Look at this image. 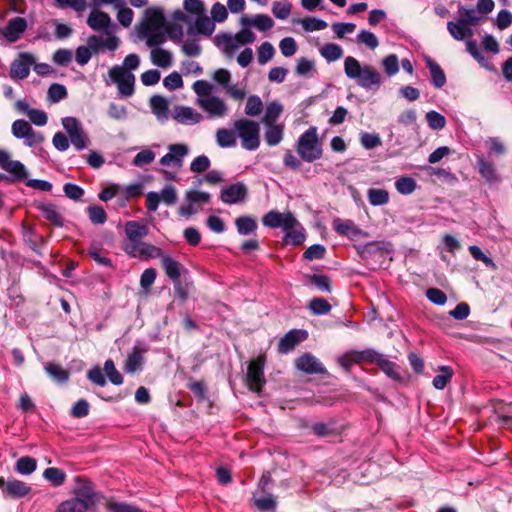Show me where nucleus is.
I'll return each instance as SVG.
<instances>
[{
    "label": "nucleus",
    "mask_w": 512,
    "mask_h": 512,
    "mask_svg": "<svg viewBox=\"0 0 512 512\" xmlns=\"http://www.w3.org/2000/svg\"><path fill=\"white\" fill-rule=\"evenodd\" d=\"M74 481V497L61 502L55 512H87L97 503L98 494L89 480L76 476Z\"/></svg>",
    "instance_id": "f257e3e1"
},
{
    "label": "nucleus",
    "mask_w": 512,
    "mask_h": 512,
    "mask_svg": "<svg viewBox=\"0 0 512 512\" xmlns=\"http://www.w3.org/2000/svg\"><path fill=\"white\" fill-rule=\"evenodd\" d=\"M344 72L348 78L355 80L358 86L366 90L379 88L382 84V76L374 67L361 66L360 62L352 56L346 57Z\"/></svg>",
    "instance_id": "f03ea898"
},
{
    "label": "nucleus",
    "mask_w": 512,
    "mask_h": 512,
    "mask_svg": "<svg viewBox=\"0 0 512 512\" xmlns=\"http://www.w3.org/2000/svg\"><path fill=\"white\" fill-rule=\"evenodd\" d=\"M148 23L143 24L139 30V37L146 40V45L152 49L160 48L159 46L166 42L167 35L164 31H156L163 23L162 12L155 8L146 10Z\"/></svg>",
    "instance_id": "7ed1b4c3"
},
{
    "label": "nucleus",
    "mask_w": 512,
    "mask_h": 512,
    "mask_svg": "<svg viewBox=\"0 0 512 512\" xmlns=\"http://www.w3.org/2000/svg\"><path fill=\"white\" fill-rule=\"evenodd\" d=\"M295 148L300 158L305 162L312 163L320 159L323 155V148L318 138L317 128L312 126L300 135Z\"/></svg>",
    "instance_id": "20e7f679"
},
{
    "label": "nucleus",
    "mask_w": 512,
    "mask_h": 512,
    "mask_svg": "<svg viewBox=\"0 0 512 512\" xmlns=\"http://www.w3.org/2000/svg\"><path fill=\"white\" fill-rule=\"evenodd\" d=\"M236 136L241 140V145L248 151H254L260 146V125L249 119H239L233 124Z\"/></svg>",
    "instance_id": "39448f33"
},
{
    "label": "nucleus",
    "mask_w": 512,
    "mask_h": 512,
    "mask_svg": "<svg viewBox=\"0 0 512 512\" xmlns=\"http://www.w3.org/2000/svg\"><path fill=\"white\" fill-rule=\"evenodd\" d=\"M62 126L68 137L72 143V145L78 150L81 151L86 149L90 140L85 133L81 122L75 117H65L62 119Z\"/></svg>",
    "instance_id": "423d86ee"
},
{
    "label": "nucleus",
    "mask_w": 512,
    "mask_h": 512,
    "mask_svg": "<svg viewBox=\"0 0 512 512\" xmlns=\"http://www.w3.org/2000/svg\"><path fill=\"white\" fill-rule=\"evenodd\" d=\"M110 77L116 83L120 95L130 97L134 94L135 77L127 69L121 66H114L110 69Z\"/></svg>",
    "instance_id": "0eeeda50"
},
{
    "label": "nucleus",
    "mask_w": 512,
    "mask_h": 512,
    "mask_svg": "<svg viewBox=\"0 0 512 512\" xmlns=\"http://www.w3.org/2000/svg\"><path fill=\"white\" fill-rule=\"evenodd\" d=\"M262 223L266 227L282 228L283 230H290L296 228V225H299V222L290 211L280 213L275 210L266 213L262 218Z\"/></svg>",
    "instance_id": "6e6552de"
},
{
    "label": "nucleus",
    "mask_w": 512,
    "mask_h": 512,
    "mask_svg": "<svg viewBox=\"0 0 512 512\" xmlns=\"http://www.w3.org/2000/svg\"><path fill=\"white\" fill-rule=\"evenodd\" d=\"M87 25L96 32H102L105 36L115 35L117 28L116 24L112 22L108 13L101 10H93L88 18Z\"/></svg>",
    "instance_id": "1a4fd4ad"
},
{
    "label": "nucleus",
    "mask_w": 512,
    "mask_h": 512,
    "mask_svg": "<svg viewBox=\"0 0 512 512\" xmlns=\"http://www.w3.org/2000/svg\"><path fill=\"white\" fill-rule=\"evenodd\" d=\"M35 64V57L28 52H22L10 65V77L13 80H23L30 74V67Z\"/></svg>",
    "instance_id": "9d476101"
},
{
    "label": "nucleus",
    "mask_w": 512,
    "mask_h": 512,
    "mask_svg": "<svg viewBox=\"0 0 512 512\" xmlns=\"http://www.w3.org/2000/svg\"><path fill=\"white\" fill-rule=\"evenodd\" d=\"M124 250L132 257H140L145 260L162 256V249L143 241L126 243Z\"/></svg>",
    "instance_id": "9b49d317"
},
{
    "label": "nucleus",
    "mask_w": 512,
    "mask_h": 512,
    "mask_svg": "<svg viewBox=\"0 0 512 512\" xmlns=\"http://www.w3.org/2000/svg\"><path fill=\"white\" fill-rule=\"evenodd\" d=\"M248 195L247 186L243 182H236L222 188L220 200L229 205L243 202Z\"/></svg>",
    "instance_id": "f8f14e48"
},
{
    "label": "nucleus",
    "mask_w": 512,
    "mask_h": 512,
    "mask_svg": "<svg viewBox=\"0 0 512 512\" xmlns=\"http://www.w3.org/2000/svg\"><path fill=\"white\" fill-rule=\"evenodd\" d=\"M189 148L186 144H171L168 146V153L160 159L162 166H174L181 168L183 159L188 155Z\"/></svg>",
    "instance_id": "ddd939ff"
},
{
    "label": "nucleus",
    "mask_w": 512,
    "mask_h": 512,
    "mask_svg": "<svg viewBox=\"0 0 512 512\" xmlns=\"http://www.w3.org/2000/svg\"><path fill=\"white\" fill-rule=\"evenodd\" d=\"M246 383L249 389L255 392H259L265 384L263 363L260 360H254L249 363Z\"/></svg>",
    "instance_id": "4468645a"
},
{
    "label": "nucleus",
    "mask_w": 512,
    "mask_h": 512,
    "mask_svg": "<svg viewBox=\"0 0 512 512\" xmlns=\"http://www.w3.org/2000/svg\"><path fill=\"white\" fill-rule=\"evenodd\" d=\"M295 367L305 374H326L323 364L311 353H305L295 360Z\"/></svg>",
    "instance_id": "2eb2a0df"
},
{
    "label": "nucleus",
    "mask_w": 512,
    "mask_h": 512,
    "mask_svg": "<svg viewBox=\"0 0 512 512\" xmlns=\"http://www.w3.org/2000/svg\"><path fill=\"white\" fill-rule=\"evenodd\" d=\"M0 488L2 489L4 497L10 498H23L29 494L31 488L20 480H9L5 481L4 478H0Z\"/></svg>",
    "instance_id": "dca6fc26"
},
{
    "label": "nucleus",
    "mask_w": 512,
    "mask_h": 512,
    "mask_svg": "<svg viewBox=\"0 0 512 512\" xmlns=\"http://www.w3.org/2000/svg\"><path fill=\"white\" fill-rule=\"evenodd\" d=\"M307 331L305 330H290L279 341L278 350L281 353H288L292 351L300 342L307 338Z\"/></svg>",
    "instance_id": "f3484780"
},
{
    "label": "nucleus",
    "mask_w": 512,
    "mask_h": 512,
    "mask_svg": "<svg viewBox=\"0 0 512 512\" xmlns=\"http://www.w3.org/2000/svg\"><path fill=\"white\" fill-rule=\"evenodd\" d=\"M198 104L212 117H222L227 112L226 104L217 96L199 98Z\"/></svg>",
    "instance_id": "a211bd4d"
},
{
    "label": "nucleus",
    "mask_w": 512,
    "mask_h": 512,
    "mask_svg": "<svg viewBox=\"0 0 512 512\" xmlns=\"http://www.w3.org/2000/svg\"><path fill=\"white\" fill-rule=\"evenodd\" d=\"M118 46L119 38L115 35L106 36L105 39L92 35L87 39V47L90 48L91 53H98L103 48L114 51Z\"/></svg>",
    "instance_id": "6ab92c4d"
},
{
    "label": "nucleus",
    "mask_w": 512,
    "mask_h": 512,
    "mask_svg": "<svg viewBox=\"0 0 512 512\" xmlns=\"http://www.w3.org/2000/svg\"><path fill=\"white\" fill-rule=\"evenodd\" d=\"M26 28V20L22 17H15L8 22L3 30V35L9 42H16Z\"/></svg>",
    "instance_id": "aec40b11"
},
{
    "label": "nucleus",
    "mask_w": 512,
    "mask_h": 512,
    "mask_svg": "<svg viewBox=\"0 0 512 512\" xmlns=\"http://www.w3.org/2000/svg\"><path fill=\"white\" fill-rule=\"evenodd\" d=\"M161 259V266L167 275V277L173 282L180 279L182 271L187 273V270L183 268V266L176 260H174L169 255H164L159 257Z\"/></svg>",
    "instance_id": "412c9836"
},
{
    "label": "nucleus",
    "mask_w": 512,
    "mask_h": 512,
    "mask_svg": "<svg viewBox=\"0 0 512 512\" xmlns=\"http://www.w3.org/2000/svg\"><path fill=\"white\" fill-rule=\"evenodd\" d=\"M173 118L182 124H196L202 120V115L191 107L177 106L174 110Z\"/></svg>",
    "instance_id": "4be33fe9"
},
{
    "label": "nucleus",
    "mask_w": 512,
    "mask_h": 512,
    "mask_svg": "<svg viewBox=\"0 0 512 512\" xmlns=\"http://www.w3.org/2000/svg\"><path fill=\"white\" fill-rule=\"evenodd\" d=\"M125 234L128 238L127 243L141 241L142 238L146 237L149 233L147 225L141 224L138 221H128L125 224Z\"/></svg>",
    "instance_id": "5701e85b"
},
{
    "label": "nucleus",
    "mask_w": 512,
    "mask_h": 512,
    "mask_svg": "<svg viewBox=\"0 0 512 512\" xmlns=\"http://www.w3.org/2000/svg\"><path fill=\"white\" fill-rule=\"evenodd\" d=\"M477 166L480 175L485 179V181L489 184L498 183L500 181V176L497 173L495 165L482 158H477Z\"/></svg>",
    "instance_id": "b1692460"
},
{
    "label": "nucleus",
    "mask_w": 512,
    "mask_h": 512,
    "mask_svg": "<svg viewBox=\"0 0 512 512\" xmlns=\"http://www.w3.org/2000/svg\"><path fill=\"white\" fill-rule=\"evenodd\" d=\"M38 210L43 214L44 218L57 227L64 225L63 217L56 205L51 203H39Z\"/></svg>",
    "instance_id": "393cba45"
},
{
    "label": "nucleus",
    "mask_w": 512,
    "mask_h": 512,
    "mask_svg": "<svg viewBox=\"0 0 512 512\" xmlns=\"http://www.w3.org/2000/svg\"><path fill=\"white\" fill-rule=\"evenodd\" d=\"M147 349L134 347L132 353H130L125 362V371L127 373H135L140 370L144 363V353Z\"/></svg>",
    "instance_id": "a878e982"
},
{
    "label": "nucleus",
    "mask_w": 512,
    "mask_h": 512,
    "mask_svg": "<svg viewBox=\"0 0 512 512\" xmlns=\"http://www.w3.org/2000/svg\"><path fill=\"white\" fill-rule=\"evenodd\" d=\"M333 228L339 235L346 237H355L361 233V230L355 225V223L352 220L349 219H334Z\"/></svg>",
    "instance_id": "bb28decb"
},
{
    "label": "nucleus",
    "mask_w": 512,
    "mask_h": 512,
    "mask_svg": "<svg viewBox=\"0 0 512 512\" xmlns=\"http://www.w3.org/2000/svg\"><path fill=\"white\" fill-rule=\"evenodd\" d=\"M216 142L221 148L235 147L237 144V136L235 129H218L216 132Z\"/></svg>",
    "instance_id": "cd10ccee"
},
{
    "label": "nucleus",
    "mask_w": 512,
    "mask_h": 512,
    "mask_svg": "<svg viewBox=\"0 0 512 512\" xmlns=\"http://www.w3.org/2000/svg\"><path fill=\"white\" fill-rule=\"evenodd\" d=\"M426 64L431 74L432 85L438 89L442 88L446 83V76L444 71L440 65L431 58L426 59Z\"/></svg>",
    "instance_id": "c85d7f7f"
},
{
    "label": "nucleus",
    "mask_w": 512,
    "mask_h": 512,
    "mask_svg": "<svg viewBox=\"0 0 512 512\" xmlns=\"http://www.w3.org/2000/svg\"><path fill=\"white\" fill-rule=\"evenodd\" d=\"M151 62L161 68H168L172 65V54L170 51L162 48L151 49Z\"/></svg>",
    "instance_id": "c756f323"
},
{
    "label": "nucleus",
    "mask_w": 512,
    "mask_h": 512,
    "mask_svg": "<svg viewBox=\"0 0 512 512\" xmlns=\"http://www.w3.org/2000/svg\"><path fill=\"white\" fill-rule=\"evenodd\" d=\"M3 170L11 174L13 181H22L27 178V170L23 163L18 160L10 159L9 162L3 167Z\"/></svg>",
    "instance_id": "7c9ffc66"
},
{
    "label": "nucleus",
    "mask_w": 512,
    "mask_h": 512,
    "mask_svg": "<svg viewBox=\"0 0 512 512\" xmlns=\"http://www.w3.org/2000/svg\"><path fill=\"white\" fill-rule=\"evenodd\" d=\"M215 43L217 46L222 47L223 53L228 57H231L238 48L235 38L226 33L216 35Z\"/></svg>",
    "instance_id": "2f4dec72"
},
{
    "label": "nucleus",
    "mask_w": 512,
    "mask_h": 512,
    "mask_svg": "<svg viewBox=\"0 0 512 512\" xmlns=\"http://www.w3.org/2000/svg\"><path fill=\"white\" fill-rule=\"evenodd\" d=\"M150 106L159 120H166L168 118V102L164 97L160 95L152 96Z\"/></svg>",
    "instance_id": "473e14b6"
},
{
    "label": "nucleus",
    "mask_w": 512,
    "mask_h": 512,
    "mask_svg": "<svg viewBox=\"0 0 512 512\" xmlns=\"http://www.w3.org/2000/svg\"><path fill=\"white\" fill-rule=\"evenodd\" d=\"M438 371L440 374L433 378V386L435 389L442 390L451 381L454 371L450 366L442 365L439 366Z\"/></svg>",
    "instance_id": "72a5a7b5"
},
{
    "label": "nucleus",
    "mask_w": 512,
    "mask_h": 512,
    "mask_svg": "<svg viewBox=\"0 0 512 512\" xmlns=\"http://www.w3.org/2000/svg\"><path fill=\"white\" fill-rule=\"evenodd\" d=\"M266 131L264 134L265 142L268 146H276L283 139V126L281 125H265Z\"/></svg>",
    "instance_id": "f704fd0d"
},
{
    "label": "nucleus",
    "mask_w": 512,
    "mask_h": 512,
    "mask_svg": "<svg viewBox=\"0 0 512 512\" xmlns=\"http://www.w3.org/2000/svg\"><path fill=\"white\" fill-rule=\"evenodd\" d=\"M235 226L240 235L252 234L257 229V222L250 216H240L235 220Z\"/></svg>",
    "instance_id": "c9c22d12"
},
{
    "label": "nucleus",
    "mask_w": 512,
    "mask_h": 512,
    "mask_svg": "<svg viewBox=\"0 0 512 512\" xmlns=\"http://www.w3.org/2000/svg\"><path fill=\"white\" fill-rule=\"evenodd\" d=\"M43 477L54 487H60L66 480V473L56 467H49L44 470Z\"/></svg>",
    "instance_id": "e433bc0d"
},
{
    "label": "nucleus",
    "mask_w": 512,
    "mask_h": 512,
    "mask_svg": "<svg viewBox=\"0 0 512 512\" xmlns=\"http://www.w3.org/2000/svg\"><path fill=\"white\" fill-rule=\"evenodd\" d=\"M283 111V107L278 102H271L267 105L265 114L262 118V122L264 125H272L275 124V122L280 117L281 113Z\"/></svg>",
    "instance_id": "4c0bfd02"
},
{
    "label": "nucleus",
    "mask_w": 512,
    "mask_h": 512,
    "mask_svg": "<svg viewBox=\"0 0 512 512\" xmlns=\"http://www.w3.org/2000/svg\"><path fill=\"white\" fill-rule=\"evenodd\" d=\"M46 373L55 381L64 383L69 379V373L62 366L55 363H47L45 365Z\"/></svg>",
    "instance_id": "58836bf2"
},
{
    "label": "nucleus",
    "mask_w": 512,
    "mask_h": 512,
    "mask_svg": "<svg viewBox=\"0 0 512 512\" xmlns=\"http://www.w3.org/2000/svg\"><path fill=\"white\" fill-rule=\"evenodd\" d=\"M320 54L328 62H333L343 56V49L335 43H327L320 49Z\"/></svg>",
    "instance_id": "ea45409f"
},
{
    "label": "nucleus",
    "mask_w": 512,
    "mask_h": 512,
    "mask_svg": "<svg viewBox=\"0 0 512 512\" xmlns=\"http://www.w3.org/2000/svg\"><path fill=\"white\" fill-rule=\"evenodd\" d=\"M308 309L314 315H327L331 311L332 307L324 298L315 297L310 300Z\"/></svg>",
    "instance_id": "a19ab883"
},
{
    "label": "nucleus",
    "mask_w": 512,
    "mask_h": 512,
    "mask_svg": "<svg viewBox=\"0 0 512 512\" xmlns=\"http://www.w3.org/2000/svg\"><path fill=\"white\" fill-rule=\"evenodd\" d=\"M417 187L416 181L409 176H401L395 182L396 190L402 195L412 194Z\"/></svg>",
    "instance_id": "79ce46f5"
},
{
    "label": "nucleus",
    "mask_w": 512,
    "mask_h": 512,
    "mask_svg": "<svg viewBox=\"0 0 512 512\" xmlns=\"http://www.w3.org/2000/svg\"><path fill=\"white\" fill-rule=\"evenodd\" d=\"M368 201L373 206H381L389 201V193L385 189L371 188L367 193Z\"/></svg>",
    "instance_id": "37998d69"
},
{
    "label": "nucleus",
    "mask_w": 512,
    "mask_h": 512,
    "mask_svg": "<svg viewBox=\"0 0 512 512\" xmlns=\"http://www.w3.org/2000/svg\"><path fill=\"white\" fill-rule=\"evenodd\" d=\"M37 462L30 456H23L16 462L15 469L19 474L29 475L36 470Z\"/></svg>",
    "instance_id": "c03bdc74"
},
{
    "label": "nucleus",
    "mask_w": 512,
    "mask_h": 512,
    "mask_svg": "<svg viewBox=\"0 0 512 512\" xmlns=\"http://www.w3.org/2000/svg\"><path fill=\"white\" fill-rule=\"evenodd\" d=\"M296 227H299L297 229H290L286 230V234L284 236V242L286 244H291L293 246H298L302 244L305 240V230L304 228L299 224L296 225Z\"/></svg>",
    "instance_id": "a18cd8bd"
},
{
    "label": "nucleus",
    "mask_w": 512,
    "mask_h": 512,
    "mask_svg": "<svg viewBox=\"0 0 512 512\" xmlns=\"http://www.w3.org/2000/svg\"><path fill=\"white\" fill-rule=\"evenodd\" d=\"M195 28L198 33L210 36L215 30V22L211 18L201 14L195 21Z\"/></svg>",
    "instance_id": "49530a36"
},
{
    "label": "nucleus",
    "mask_w": 512,
    "mask_h": 512,
    "mask_svg": "<svg viewBox=\"0 0 512 512\" xmlns=\"http://www.w3.org/2000/svg\"><path fill=\"white\" fill-rule=\"evenodd\" d=\"M263 110V103L259 96L251 95L248 97L246 106H245V114L248 116H257Z\"/></svg>",
    "instance_id": "de8ad7c7"
},
{
    "label": "nucleus",
    "mask_w": 512,
    "mask_h": 512,
    "mask_svg": "<svg viewBox=\"0 0 512 512\" xmlns=\"http://www.w3.org/2000/svg\"><path fill=\"white\" fill-rule=\"evenodd\" d=\"M378 366L391 379H401L397 365L391 362L390 360L386 359L384 356L378 359Z\"/></svg>",
    "instance_id": "09e8293b"
},
{
    "label": "nucleus",
    "mask_w": 512,
    "mask_h": 512,
    "mask_svg": "<svg viewBox=\"0 0 512 512\" xmlns=\"http://www.w3.org/2000/svg\"><path fill=\"white\" fill-rule=\"evenodd\" d=\"M67 97V89L64 85L54 83L47 92V98L52 103H57Z\"/></svg>",
    "instance_id": "8fccbe9b"
},
{
    "label": "nucleus",
    "mask_w": 512,
    "mask_h": 512,
    "mask_svg": "<svg viewBox=\"0 0 512 512\" xmlns=\"http://www.w3.org/2000/svg\"><path fill=\"white\" fill-rule=\"evenodd\" d=\"M55 4L60 9L71 8L78 14L82 13L87 8L86 0H54Z\"/></svg>",
    "instance_id": "3c124183"
},
{
    "label": "nucleus",
    "mask_w": 512,
    "mask_h": 512,
    "mask_svg": "<svg viewBox=\"0 0 512 512\" xmlns=\"http://www.w3.org/2000/svg\"><path fill=\"white\" fill-rule=\"evenodd\" d=\"M31 130V125L23 119L15 120L11 126V132L17 139H23Z\"/></svg>",
    "instance_id": "603ef678"
},
{
    "label": "nucleus",
    "mask_w": 512,
    "mask_h": 512,
    "mask_svg": "<svg viewBox=\"0 0 512 512\" xmlns=\"http://www.w3.org/2000/svg\"><path fill=\"white\" fill-rule=\"evenodd\" d=\"M428 126L433 130H441L446 125L445 117L437 111L431 110L426 113Z\"/></svg>",
    "instance_id": "864d4df0"
},
{
    "label": "nucleus",
    "mask_w": 512,
    "mask_h": 512,
    "mask_svg": "<svg viewBox=\"0 0 512 512\" xmlns=\"http://www.w3.org/2000/svg\"><path fill=\"white\" fill-rule=\"evenodd\" d=\"M87 213L93 224H104L107 220V214L101 206L91 205L87 208Z\"/></svg>",
    "instance_id": "5fc2aeb1"
},
{
    "label": "nucleus",
    "mask_w": 512,
    "mask_h": 512,
    "mask_svg": "<svg viewBox=\"0 0 512 512\" xmlns=\"http://www.w3.org/2000/svg\"><path fill=\"white\" fill-rule=\"evenodd\" d=\"M308 280L320 291L331 292V281L328 276L313 274L308 276Z\"/></svg>",
    "instance_id": "6e6d98bb"
},
{
    "label": "nucleus",
    "mask_w": 512,
    "mask_h": 512,
    "mask_svg": "<svg viewBox=\"0 0 512 512\" xmlns=\"http://www.w3.org/2000/svg\"><path fill=\"white\" fill-rule=\"evenodd\" d=\"M104 371L114 385H121L123 383L122 375L117 371L114 362L111 359H108L104 363Z\"/></svg>",
    "instance_id": "4d7b16f0"
},
{
    "label": "nucleus",
    "mask_w": 512,
    "mask_h": 512,
    "mask_svg": "<svg viewBox=\"0 0 512 512\" xmlns=\"http://www.w3.org/2000/svg\"><path fill=\"white\" fill-rule=\"evenodd\" d=\"M459 13V20L468 25H476L478 21L480 20V16L478 15V11L475 9H467L464 7H461L458 10Z\"/></svg>",
    "instance_id": "13d9d810"
},
{
    "label": "nucleus",
    "mask_w": 512,
    "mask_h": 512,
    "mask_svg": "<svg viewBox=\"0 0 512 512\" xmlns=\"http://www.w3.org/2000/svg\"><path fill=\"white\" fill-rule=\"evenodd\" d=\"M272 13L277 19L285 20L291 13V4L288 1L274 2Z\"/></svg>",
    "instance_id": "bf43d9fd"
},
{
    "label": "nucleus",
    "mask_w": 512,
    "mask_h": 512,
    "mask_svg": "<svg viewBox=\"0 0 512 512\" xmlns=\"http://www.w3.org/2000/svg\"><path fill=\"white\" fill-rule=\"evenodd\" d=\"M302 27L307 32L323 30L327 27V23L324 20L318 18H304L301 21Z\"/></svg>",
    "instance_id": "052dcab7"
},
{
    "label": "nucleus",
    "mask_w": 512,
    "mask_h": 512,
    "mask_svg": "<svg viewBox=\"0 0 512 512\" xmlns=\"http://www.w3.org/2000/svg\"><path fill=\"white\" fill-rule=\"evenodd\" d=\"M326 253V248L321 244H314L310 246L303 254V258L309 261H313L315 259L324 258Z\"/></svg>",
    "instance_id": "680f3d73"
},
{
    "label": "nucleus",
    "mask_w": 512,
    "mask_h": 512,
    "mask_svg": "<svg viewBox=\"0 0 512 512\" xmlns=\"http://www.w3.org/2000/svg\"><path fill=\"white\" fill-rule=\"evenodd\" d=\"M275 50L271 43L264 42L258 48V62L260 64H266L274 55Z\"/></svg>",
    "instance_id": "e2e57ef3"
},
{
    "label": "nucleus",
    "mask_w": 512,
    "mask_h": 512,
    "mask_svg": "<svg viewBox=\"0 0 512 512\" xmlns=\"http://www.w3.org/2000/svg\"><path fill=\"white\" fill-rule=\"evenodd\" d=\"M382 64L388 76H393L399 71L398 57L395 54L386 56Z\"/></svg>",
    "instance_id": "0e129e2a"
},
{
    "label": "nucleus",
    "mask_w": 512,
    "mask_h": 512,
    "mask_svg": "<svg viewBox=\"0 0 512 512\" xmlns=\"http://www.w3.org/2000/svg\"><path fill=\"white\" fill-rule=\"evenodd\" d=\"M447 30L455 40L461 41L465 39L464 23H462L459 19L457 22L449 21L447 23Z\"/></svg>",
    "instance_id": "69168bd1"
},
{
    "label": "nucleus",
    "mask_w": 512,
    "mask_h": 512,
    "mask_svg": "<svg viewBox=\"0 0 512 512\" xmlns=\"http://www.w3.org/2000/svg\"><path fill=\"white\" fill-rule=\"evenodd\" d=\"M279 48L285 57H291L296 53L297 44L294 38L286 37L280 41Z\"/></svg>",
    "instance_id": "338daca9"
},
{
    "label": "nucleus",
    "mask_w": 512,
    "mask_h": 512,
    "mask_svg": "<svg viewBox=\"0 0 512 512\" xmlns=\"http://www.w3.org/2000/svg\"><path fill=\"white\" fill-rule=\"evenodd\" d=\"M107 508L110 512H143L136 506L116 501H109Z\"/></svg>",
    "instance_id": "774afa93"
}]
</instances>
